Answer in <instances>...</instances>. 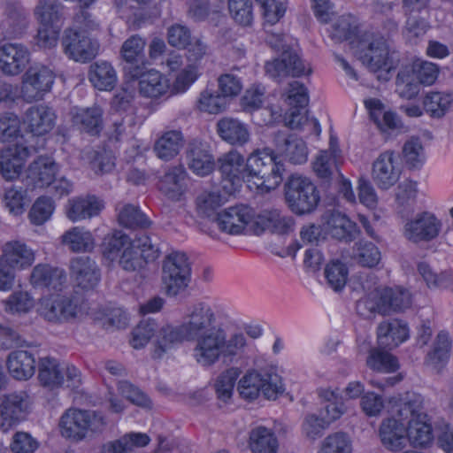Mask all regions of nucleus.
Returning <instances> with one entry per match:
<instances>
[{"mask_svg": "<svg viewBox=\"0 0 453 453\" xmlns=\"http://www.w3.org/2000/svg\"><path fill=\"white\" fill-rule=\"evenodd\" d=\"M217 306L208 300H198L187 307L179 326L165 324L158 327L154 356L161 357L183 342H194L192 357L203 367H211L219 361L236 363L255 352L252 340L242 332L226 334L219 319Z\"/></svg>", "mask_w": 453, "mask_h": 453, "instance_id": "nucleus-1", "label": "nucleus"}, {"mask_svg": "<svg viewBox=\"0 0 453 453\" xmlns=\"http://www.w3.org/2000/svg\"><path fill=\"white\" fill-rule=\"evenodd\" d=\"M357 20L352 15L339 17L331 27L330 37L335 42L349 41L355 54L367 68L376 73L379 81L390 79L394 63L389 54L388 45L384 37L365 34L357 39Z\"/></svg>", "mask_w": 453, "mask_h": 453, "instance_id": "nucleus-2", "label": "nucleus"}, {"mask_svg": "<svg viewBox=\"0 0 453 453\" xmlns=\"http://www.w3.org/2000/svg\"><path fill=\"white\" fill-rule=\"evenodd\" d=\"M214 223L221 232L230 235L245 234L248 230L255 234H260L265 230L286 234L292 227L293 219L281 215L278 210L264 211L256 214L251 207L238 204L217 213Z\"/></svg>", "mask_w": 453, "mask_h": 453, "instance_id": "nucleus-3", "label": "nucleus"}, {"mask_svg": "<svg viewBox=\"0 0 453 453\" xmlns=\"http://www.w3.org/2000/svg\"><path fill=\"white\" fill-rule=\"evenodd\" d=\"M392 413L402 419H407V441L413 447H426L434 439L432 426L427 416L422 411L423 398L420 395L407 393L403 397L393 396Z\"/></svg>", "mask_w": 453, "mask_h": 453, "instance_id": "nucleus-4", "label": "nucleus"}, {"mask_svg": "<svg viewBox=\"0 0 453 453\" xmlns=\"http://www.w3.org/2000/svg\"><path fill=\"white\" fill-rule=\"evenodd\" d=\"M99 28L98 22L86 11L74 17L73 24L65 30L61 45L65 56L75 62L87 63L98 53L99 43L90 33Z\"/></svg>", "mask_w": 453, "mask_h": 453, "instance_id": "nucleus-5", "label": "nucleus"}, {"mask_svg": "<svg viewBox=\"0 0 453 453\" xmlns=\"http://www.w3.org/2000/svg\"><path fill=\"white\" fill-rule=\"evenodd\" d=\"M241 398L254 401L263 396L275 400L284 390L282 378L273 367L252 368L245 372L237 383Z\"/></svg>", "mask_w": 453, "mask_h": 453, "instance_id": "nucleus-6", "label": "nucleus"}, {"mask_svg": "<svg viewBox=\"0 0 453 453\" xmlns=\"http://www.w3.org/2000/svg\"><path fill=\"white\" fill-rule=\"evenodd\" d=\"M248 183L262 192L275 189L283 180L284 164L270 149L253 151L247 158Z\"/></svg>", "mask_w": 453, "mask_h": 453, "instance_id": "nucleus-7", "label": "nucleus"}, {"mask_svg": "<svg viewBox=\"0 0 453 453\" xmlns=\"http://www.w3.org/2000/svg\"><path fill=\"white\" fill-rule=\"evenodd\" d=\"M105 425V418L102 413L79 408L67 409L59 420L62 436L76 442L102 432Z\"/></svg>", "mask_w": 453, "mask_h": 453, "instance_id": "nucleus-8", "label": "nucleus"}, {"mask_svg": "<svg viewBox=\"0 0 453 453\" xmlns=\"http://www.w3.org/2000/svg\"><path fill=\"white\" fill-rule=\"evenodd\" d=\"M412 298L410 291L402 287H380L371 291L357 303L358 312L366 309L370 312L388 315L392 311H401L411 307Z\"/></svg>", "mask_w": 453, "mask_h": 453, "instance_id": "nucleus-9", "label": "nucleus"}, {"mask_svg": "<svg viewBox=\"0 0 453 453\" xmlns=\"http://www.w3.org/2000/svg\"><path fill=\"white\" fill-rule=\"evenodd\" d=\"M266 41L273 49L283 51L279 58L266 62L265 69L270 77L274 79L288 75L299 77L311 73L309 64H305L295 51L286 49L283 35L271 34Z\"/></svg>", "mask_w": 453, "mask_h": 453, "instance_id": "nucleus-10", "label": "nucleus"}, {"mask_svg": "<svg viewBox=\"0 0 453 453\" xmlns=\"http://www.w3.org/2000/svg\"><path fill=\"white\" fill-rule=\"evenodd\" d=\"M285 198L289 209L297 215L313 211L320 200L314 183L307 177L294 174L285 185Z\"/></svg>", "mask_w": 453, "mask_h": 453, "instance_id": "nucleus-11", "label": "nucleus"}, {"mask_svg": "<svg viewBox=\"0 0 453 453\" xmlns=\"http://www.w3.org/2000/svg\"><path fill=\"white\" fill-rule=\"evenodd\" d=\"M55 72L42 64L30 65L21 77L19 96L24 102L32 104L44 99L53 88Z\"/></svg>", "mask_w": 453, "mask_h": 453, "instance_id": "nucleus-12", "label": "nucleus"}, {"mask_svg": "<svg viewBox=\"0 0 453 453\" xmlns=\"http://www.w3.org/2000/svg\"><path fill=\"white\" fill-rule=\"evenodd\" d=\"M191 265L188 256L181 251H173L164 259L162 265V284L169 296H176L189 284Z\"/></svg>", "mask_w": 453, "mask_h": 453, "instance_id": "nucleus-13", "label": "nucleus"}, {"mask_svg": "<svg viewBox=\"0 0 453 453\" xmlns=\"http://www.w3.org/2000/svg\"><path fill=\"white\" fill-rule=\"evenodd\" d=\"M37 312L49 322L62 324L79 319L83 309L76 297L50 295L39 300Z\"/></svg>", "mask_w": 453, "mask_h": 453, "instance_id": "nucleus-14", "label": "nucleus"}, {"mask_svg": "<svg viewBox=\"0 0 453 453\" xmlns=\"http://www.w3.org/2000/svg\"><path fill=\"white\" fill-rule=\"evenodd\" d=\"M222 174L221 186L226 194L232 195L248 182L247 160L236 150H230L219 159Z\"/></svg>", "mask_w": 453, "mask_h": 453, "instance_id": "nucleus-15", "label": "nucleus"}, {"mask_svg": "<svg viewBox=\"0 0 453 453\" xmlns=\"http://www.w3.org/2000/svg\"><path fill=\"white\" fill-rule=\"evenodd\" d=\"M29 395L25 391L12 392L0 396V431L9 432L27 412Z\"/></svg>", "mask_w": 453, "mask_h": 453, "instance_id": "nucleus-16", "label": "nucleus"}, {"mask_svg": "<svg viewBox=\"0 0 453 453\" xmlns=\"http://www.w3.org/2000/svg\"><path fill=\"white\" fill-rule=\"evenodd\" d=\"M441 222L433 213L425 211L416 215L404 226V236L411 242H429L436 238Z\"/></svg>", "mask_w": 453, "mask_h": 453, "instance_id": "nucleus-17", "label": "nucleus"}, {"mask_svg": "<svg viewBox=\"0 0 453 453\" xmlns=\"http://www.w3.org/2000/svg\"><path fill=\"white\" fill-rule=\"evenodd\" d=\"M24 126L35 136H44L50 133L57 123V114L53 108L45 104L29 107L23 117Z\"/></svg>", "mask_w": 453, "mask_h": 453, "instance_id": "nucleus-18", "label": "nucleus"}, {"mask_svg": "<svg viewBox=\"0 0 453 453\" xmlns=\"http://www.w3.org/2000/svg\"><path fill=\"white\" fill-rule=\"evenodd\" d=\"M128 73L132 78L139 79V92L145 97L158 98L171 88L169 80L155 69L142 73V68L137 65L131 67Z\"/></svg>", "mask_w": 453, "mask_h": 453, "instance_id": "nucleus-19", "label": "nucleus"}, {"mask_svg": "<svg viewBox=\"0 0 453 453\" xmlns=\"http://www.w3.org/2000/svg\"><path fill=\"white\" fill-rule=\"evenodd\" d=\"M401 169L393 151L381 153L372 164V178L380 189H388L399 180Z\"/></svg>", "mask_w": 453, "mask_h": 453, "instance_id": "nucleus-20", "label": "nucleus"}, {"mask_svg": "<svg viewBox=\"0 0 453 453\" xmlns=\"http://www.w3.org/2000/svg\"><path fill=\"white\" fill-rule=\"evenodd\" d=\"M104 209V202L95 195L74 196L65 205L66 218L75 223L97 217Z\"/></svg>", "mask_w": 453, "mask_h": 453, "instance_id": "nucleus-21", "label": "nucleus"}, {"mask_svg": "<svg viewBox=\"0 0 453 453\" xmlns=\"http://www.w3.org/2000/svg\"><path fill=\"white\" fill-rule=\"evenodd\" d=\"M59 170L55 160L49 156L35 158L26 170V180L34 188H47L52 184Z\"/></svg>", "mask_w": 453, "mask_h": 453, "instance_id": "nucleus-22", "label": "nucleus"}, {"mask_svg": "<svg viewBox=\"0 0 453 453\" xmlns=\"http://www.w3.org/2000/svg\"><path fill=\"white\" fill-rule=\"evenodd\" d=\"M70 275L82 289L94 288L101 280V272L95 260L81 256L70 261Z\"/></svg>", "mask_w": 453, "mask_h": 453, "instance_id": "nucleus-23", "label": "nucleus"}, {"mask_svg": "<svg viewBox=\"0 0 453 453\" xmlns=\"http://www.w3.org/2000/svg\"><path fill=\"white\" fill-rule=\"evenodd\" d=\"M407 419H396L395 417L384 418L379 428V436L381 444L389 451L397 452L405 448L407 444L406 425Z\"/></svg>", "mask_w": 453, "mask_h": 453, "instance_id": "nucleus-24", "label": "nucleus"}, {"mask_svg": "<svg viewBox=\"0 0 453 453\" xmlns=\"http://www.w3.org/2000/svg\"><path fill=\"white\" fill-rule=\"evenodd\" d=\"M286 94L290 106L288 125L292 129L299 128L308 121L306 115L302 113L309 103L308 90L303 83L292 81Z\"/></svg>", "mask_w": 453, "mask_h": 453, "instance_id": "nucleus-25", "label": "nucleus"}, {"mask_svg": "<svg viewBox=\"0 0 453 453\" xmlns=\"http://www.w3.org/2000/svg\"><path fill=\"white\" fill-rule=\"evenodd\" d=\"M30 156V150L21 144L0 150V173L3 178L7 180L18 178Z\"/></svg>", "mask_w": 453, "mask_h": 453, "instance_id": "nucleus-26", "label": "nucleus"}, {"mask_svg": "<svg viewBox=\"0 0 453 453\" xmlns=\"http://www.w3.org/2000/svg\"><path fill=\"white\" fill-rule=\"evenodd\" d=\"M29 51L19 43H7L0 48V69L8 75H18L29 62Z\"/></svg>", "mask_w": 453, "mask_h": 453, "instance_id": "nucleus-27", "label": "nucleus"}, {"mask_svg": "<svg viewBox=\"0 0 453 453\" xmlns=\"http://www.w3.org/2000/svg\"><path fill=\"white\" fill-rule=\"evenodd\" d=\"M186 159L188 168L201 177L209 175L215 168L214 157L208 146L196 140L188 143Z\"/></svg>", "mask_w": 453, "mask_h": 453, "instance_id": "nucleus-28", "label": "nucleus"}, {"mask_svg": "<svg viewBox=\"0 0 453 453\" xmlns=\"http://www.w3.org/2000/svg\"><path fill=\"white\" fill-rule=\"evenodd\" d=\"M67 276L64 269L46 264L35 265L30 274L29 281L35 288L61 290L66 283Z\"/></svg>", "mask_w": 453, "mask_h": 453, "instance_id": "nucleus-29", "label": "nucleus"}, {"mask_svg": "<svg viewBox=\"0 0 453 453\" xmlns=\"http://www.w3.org/2000/svg\"><path fill=\"white\" fill-rule=\"evenodd\" d=\"M35 358L33 353L16 349L11 351L6 358V367L10 375L17 380H27L35 372Z\"/></svg>", "mask_w": 453, "mask_h": 453, "instance_id": "nucleus-30", "label": "nucleus"}, {"mask_svg": "<svg viewBox=\"0 0 453 453\" xmlns=\"http://www.w3.org/2000/svg\"><path fill=\"white\" fill-rule=\"evenodd\" d=\"M410 337L408 325L399 319L386 320L377 327V339L380 346L395 348Z\"/></svg>", "mask_w": 453, "mask_h": 453, "instance_id": "nucleus-31", "label": "nucleus"}, {"mask_svg": "<svg viewBox=\"0 0 453 453\" xmlns=\"http://www.w3.org/2000/svg\"><path fill=\"white\" fill-rule=\"evenodd\" d=\"M0 258L18 270H24L33 265L35 255L25 242L10 241L4 244Z\"/></svg>", "mask_w": 453, "mask_h": 453, "instance_id": "nucleus-32", "label": "nucleus"}, {"mask_svg": "<svg viewBox=\"0 0 453 453\" xmlns=\"http://www.w3.org/2000/svg\"><path fill=\"white\" fill-rule=\"evenodd\" d=\"M340 158L341 150L337 146V141L331 137L329 148L319 151L315 157L312 162V169L319 178L328 180L338 170Z\"/></svg>", "mask_w": 453, "mask_h": 453, "instance_id": "nucleus-33", "label": "nucleus"}, {"mask_svg": "<svg viewBox=\"0 0 453 453\" xmlns=\"http://www.w3.org/2000/svg\"><path fill=\"white\" fill-rule=\"evenodd\" d=\"M222 140L231 145L243 146L249 142L250 133L248 126L234 118H223L217 124Z\"/></svg>", "mask_w": 453, "mask_h": 453, "instance_id": "nucleus-34", "label": "nucleus"}, {"mask_svg": "<svg viewBox=\"0 0 453 453\" xmlns=\"http://www.w3.org/2000/svg\"><path fill=\"white\" fill-rule=\"evenodd\" d=\"M88 81L100 91H111L117 82L118 75L113 65L104 60H98L89 66Z\"/></svg>", "mask_w": 453, "mask_h": 453, "instance_id": "nucleus-35", "label": "nucleus"}, {"mask_svg": "<svg viewBox=\"0 0 453 453\" xmlns=\"http://www.w3.org/2000/svg\"><path fill=\"white\" fill-rule=\"evenodd\" d=\"M34 14L42 26L62 27L65 19V6L58 0H39Z\"/></svg>", "mask_w": 453, "mask_h": 453, "instance_id": "nucleus-36", "label": "nucleus"}, {"mask_svg": "<svg viewBox=\"0 0 453 453\" xmlns=\"http://www.w3.org/2000/svg\"><path fill=\"white\" fill-rule=\"evenodd\" d=\"M187 173L182 165L170 167L159 181V189L171 199H179L186 188Z\"/></svg>", "mask_w": 453, "mask_h": 453, "instance_id": "nucleus-37", "label": "nucleus"}, {"mask_svg": "<svg viewBox=\"0 0 453 453\" xmlns=\"http://www.w3.org/2000/svg\"><path fill=\"white\" fill-rule=\"evenodd\" d=\"M72 120L81 131L95 135L103 127V111L97 106L77 109L72 113Z\"/></svg>", "mask_w": 453, "mask_h": 453, "instance_id": "nucleus-38", "label": "nucleus"}, {"mask_svg": "<svg viewBox=\"0 0 453 453\" xmlns=\"http://www.w3.org/2000/svg\"><path fill=\"white\" fill-rule=\"evenodd\" d=\"M62 363L50 357H41L38 361V380L40 383L51 389L64 385L65 379L61 377Z\"/></svg>", "mask_w": 453, "mask_h": 453, "instance_id": "nucleus-39", "label": "nucleus"}, {"mask_svg": "<svg viewBox=\"0 0 453 453\" xmlns=\"http://www.w3.org/2000/svg\"><path fill=\"white\" fill-rule=\"evenodd\" d=\"M249 447L252 453H277L279 442L271 429L258 426L250 432Z\"/></svg>", "mask_w": 453, "mask_h": 453, "instance_id": "nucleus-40", "label": "nucleus"}, {"mask_svg": "<svg viewBox=\"0 0 453 453\" xmlns=\"http://www.w3.org/2000/svg\"><path fill=\"white\" fill-rule=\"evenodd\" d=\"M327 226L333 237L347 242L353 241L359 233L357 224L339 211L331 213Z\"/></svg>", "mask_w": 453, "mask_h": 453, "instance_id": "nucleus-41", "label": "nucleus"}, {"mask_svg": "<svg viewBox=\"0 0 453 453\" xmlns=\"http://www.w3.org/2000/svg\"><path fill=\"white\" fill-rule=\"evenodd\" d=\"M277 147L295 165H301L308 159V150L303 140L289 135L277 138Z\"/></svg>", "mask_w": 453, "mask_h": 453, "instance_id": "nucleus-42", "label": "nucleus"}, {"mask_svg": "<svg viewBox=\"0 0 453 453\" xmlns=\"http://www.w3.org/2000/svg\"><path fill=\"white\" fill-rule=\"evenodd\" d=\"M62 243L73 252H86L95 246L92 234L84 227L73 226L61 236Z\"/></svg>", "mask_w": 453, "mask_h": 453, "instance_id": "nucleus-43", "label": "nucleus"}, {"mask_svg": "<svg viewBox=\"0 0 453 453\" xmlns=\"http://www.w3.org/2000/svg\"><path fill=\"white\" fill-rule=\"evenodd\" d=\"M365 105L370 112V117L377 127L382 131L396 129L401 126L395 113L385 111L381 102L375 98L365 101Z\"/></svg>", "mask_w": 453, "mask_h": 453, "instance_id": "nucleus-44", "label": "nucleus"}, {"mask_svg": "<svg viewBox=\"0 0 453 453\" xmlns=\"http://www.w3.org/2000/svg\"><path fill=\"white\" fill-rule=\"evenodd\" d=\"M183 146V136L180 131L165 132L155 143L156 155L165 161L176 157Z\"/></svg>", "mask_w": 453, "mask_h": 453, "instance_id": "nucleus-45", "label": "nucleus"}, {"mask_svg": "<svg viewBox=\"0 0 453 453\" xmlns=\"http://www.w3.org/2000/svg\"><path fill=\"white\" fill-rule=\"evenodd\" d=\"M227 199L218 190H204L196 199L197 213L204 218L214 220L217 211L226 203Z\"/></svg>", "mask_w": 453, "mask_h": 453, "instance_id": "nucleus-46", "label": "nucleus"}, {"mask_svg": "<svg viewBox=\"0 0 453 453\" xmlns=\"http://www.w3.org/2000/svg\"><path fill=\"white\" fill-rule=\"evenodd\" d=\"M425 111L433 118H441L453 108V93L429 92L423 100Z\"/></svg>", "mask_w": 453, "mask_h": 453, "instance_id": "nucleus-47", "label": "nucleus"}, {"mask_svg": "<svg viewBox=\"0 0 453 453\" xmlns=\"http://www.w3.org/2000/svg\"><path fill=\"white\" fill-rule=\"evenodd\" d=\"M146 39L140 35H133L124 41L120 48V56L127 64L138 65L145 59Z\"/></svg>", "mask_w": 453, "mask_h": 453, "instance_id": "nucleus-48", "label": "nucleus"}, {"mask_svg": "<svg viewBox=\"0 0 453 453\" xmlns=\"http://www.w3.org/2000/svg\"><path fill=\"white\" fill-rule=\"evenodd\" d=\"M452 341L448 332L438 333L431 351L428 352L426 361L434 368L444 365L449 358Z\"/></svg>", "mask_w": 453, "mask_h": 453, "instance_id": "nucleus-49", "label": "nucleus"}, {"mask_svg": "<svg viewBox=\"0 0 453 453\" xmlns=\"http://www.w3.org/2000/svg\"><path fill=\"white\" fill-rule=\"evenodd\" d=\"M133 242L125 234L120 231H114L112 234L104 237L102 243V252L104 257L111 262L118 261L121 253L126 248L130 247Z\"/></svg>", "mask_w": 453, "mask_h": 453, "instance_id": "nucleus-50", "label": "nucleus"}, {"mask_svg": "<svg viewBox=\"0 0 453 453\" xmlns=\"http://www.w3.org/2000/svg\"><path fill=\"white\" fill-rule=\"evenodd\" d=\"M352 257L362 266L373 267L380 263L381 254L374 243L360 240L353 247Z\"/></svg>", "mask_w": 453, "mask_h": 453, "instance_id": "nucleus-51", "label": "nucleus"}, {"mask_svg": "<svg viewBox=\"0 0 453 453\" xmlns=\"http://www.w3.org/2000/svg\"><path fill=\"white\" fill-rule=\"evenodd\" d=\"M4 311L9 314H26L35 307V298L24 290L12 292L2 302Z\"/></svg>", "mask_w": 453, "mask_h": 453, "instance_id": "nucleus-52", "label": "nucleus"}, {"mask_svg": "<svg viewBox=\"0 0 453 453\" xmlns=\"http://www.w3.org/2000/svg\"><path fill=\"white\" fill-rule=\"evenodd\" d=\"M366 364L371 369L383 372H393L399 368L395 357L379 349H370Z\"/></svg>", "mask_w": 453, "mask_h": 453, "instance_id": "nucleus-53", "label": "nucleus"}, {"mask_svg": "<svg viewBox=\"0 0 453 453\" xmlns=\"http://www.w3.org/2000/svg\"><path fill=\"white\" fill-rule=\"evenodd\" d=\"M418 272L429 288H446L453 283V275L450 273H436L426 262L418 263Z\"/></svg>", "mask_w": 453, "mask_h": 453, "instance_id": "nucleus-54", "label": "nucleus"}, {"mask_svg": "<svg viewBox=\"0 0 453 453\" xmlns=\"http://www.w3.org/2000/svg\"><path fill=\"white\" fill-rule=\"evenodd\" d=\"M3 203L12 214L20 215L28 203L27 191L22 187H7L4 189Z\"/></svg>", "mask_w": 453, "mask_h": 453, "instance_id": "nucleus-55", "label": "nucleus"}, {"mask_svg": "<svg viewBox=\"0 0 453 453\" xmlns=\"http://www.w3.org/2000/svg\"><path fill=\"white\" fill-rule=\"evenodd\" d=\"M119 222L120 225L129 228H146L150 225V221L142 213L138 207L132 204H125L118 208Z\"/></svg>", "mask_w": 453, "mask_h": 453, "instance_id": "nucleus-56", "label": "nucleus"}, {"mask_svg": "<svg viewBox=\"0 0 453 453\" xmlns=\"http://www.w3.org/2000/svg\"><path fill=\"white\" fill-rule=\"evenodd\" d=\"M348 275V267L338 259L332 260L325 268L326 282L334 291H341L345 287Z\"/></svg>", "mask_w": 453, "mask_h": 453, "instance_id": "nucleus-57", "label": "nucleus"}, {"mask_svg": "<svg viewBox=\"0 0 453 453\" xmlns=\"http://www.w3.org/2000/svg\"><path fill=\"white\" fill-rule=\"evenodd\" d=\"M239 369L232 367L222 372L216 380L214 388L219 400L226 402L232 397Z\"/></svg>", "mask_w": 453, "mask_h": 453, "instance_id": "nucleus-58", "label": "nucleus"}, {"mask_svg": "<svg viewBox=\"0 0 453 453\" xmlns=\"http://www.w3.org/2000/svg\"><path fill=\"white\" fill-rule=\"evenodd\" d=\"M157 323L154 320H142L132 331L130 344L134 349L144 348L150 340L156 339Z\"/></svg>", "mask_w": 453, "mask_h": 453, "instance_id": "nucleus-59", "label": "nucleus"}, {"mask_svg": "<svg viewBox=\"0 0 453 453\" xmlns=\"http://www.w3.org/2000/svg\"><path fill=\"white\" fill-rule=\"evenodd\" d=\"M200 111L211 114H218L226 107V98L220 92L203 90L197 100Z\"/></svg>", "mask_w": 453, "mask_h": 453, "instance_id": "nucleus-60", "label": "nucleus"}, {"mask_svg": "<svg viewBox=\"0 0 453 453\" xmlns=\"http://www.w3.org/2000/svg\"><path fill=\"white\" fill-rule=\"evenodd\" d=\"M55 210L53 200L48 196H41L35 200L29 211L32 224L41 226L48 221Z\"/></svg>", "mask_w": 453, "mask_h": 453, "instance_id": "nucleus-61", "label": "nucleus"}, {"mask_svg": "<svg viewBox=\"0 0 453 453\" xmlns=\"http://www.w3.org/2000/svg\"><path fill=\"white\" fill-rule=\"evenodd\" d=\"M412 73L420 84L431 86L436 81L440 68L433 62L418 59L412 64Z\"/></svg>", "mask_w": 453, "mask_h": 453, "instance_id": "nucleus-62", "label": "nucleus"}, {"mask_svg": "<svg viewBox=\"0 0 453 453\" xmlns=\"http://www.w3.org/2000/svg\"><path fill=\"white\" fill-rule=\"evenodd\" d=\"M228 11L236 23L245 27L252 23V0H228Z\"/></svg>", "mask_w": 453, "mask_h": 453, "instance_id": "nucleus-63", "label": "nucleus"}, {"mask_svg": "<svg viewBox=\"0 0 453 453\" xmlns=\"http://www.w3.org/2000/svg\"><path fill=\"white\" fill-rule=\"evenodd\" d=\"M318 453H351V442L344 433H334L321 442Z\"/></svg>", "mask_w": 453, "mask_h": 453, "instance_id": "nucleus-64", "label": "nucleus"}]
</instances>
